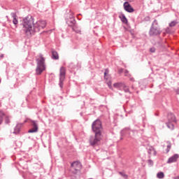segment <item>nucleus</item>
Segmentation results:
<instances>
[{"label": "nucleus", "instance_id": "nucleus-1", "mask_svg": "<svg viewBox=\"0 0 179 179\" xmlns=\"http://www.w3.org/2000/svg\"><path fill=\"white\" fill-rule=\"evenodd\" d=\"M23 31H24L26 36L30 37L33 36L34 33L43 30L47 26L45 20H39L34 24V19L31 15H29L22 20Z\"/></svg>", "mask_w": 179, "mask_h": 179}, {"label": "nucleus", "instance_id": "nucleus-2", "mask_svg": "<svg viewBox=\"0 0 179 179\" xmlns=\"http://www.w3.org/2000/svg\"><path fill=\"white\" fill-rule=\"evenodd\" d=\"M36 75H41L43 71H45V57L42 54H39L36 57Z\"/></svg>", "mask_w": 179, "mask_h": 179}, {"label": "nucleus", "instance_id": "nucleus-3", "mask_svg": "<svg viewBox=\"0 0 179 179\" xmlns=\"http://www.w3.org/2000/svg\"><path fill=\"white\" fill-rule=\"evenodd\" d=\"M92 129L95 134H101L103 131V127L101 126V121L100 120H95L92 124Z\"/></svg>", "mask_w": 179, "mask_h": 179}, {"label": "nucleus", "instance_id": "nucleus-4", "mask_svg": "<svg viewBox=\"0 0 179 179\" xmlns=\"http://www.w3.org/2000/svg\"><path fill=\"white\" fill-rule=\"evenodd\" d=\"M100 141H101V134L95 133L94 136H91L90 138V143L91 146H96L100 143Z\"/></svg>", "mask_w": 179, "mask_h": 179}, {"label": "nucleus", "instance_id": "nucleus-5", "mask_svg": "<svg viewBox=\"0 0 179 179\" xmlns=\"http://www.w3.org/2000/svg\"><path fill=\"white\" fill-rule=\"evenodd\" d=\"M65 75H66V70L65 67L62 66L59 70V87L62 89V86L64 85V80H65Z\"/></svg>", "mask_w": 179, "mask_h": 179}, {"label": "nucleus", "instance_id": "nucleus-6", "mask_svg": "<svg viewBox=\"0 0 179 179\" xmlns=\"http://www.w3.org/2000/svg\"><path fill=\"white\" fill-rule=\"evenodd\" d=\"M114 87L118 89V90H124L125 93H129V88L122 83H116L113 85Z\"/></svg>", "mask_w": 179, "mask_h": 179}, {"label": "nucleus", "instance_id": "nucleus-7", "mask_svg": "<svg viewBox=\"0 0 179 179\" xmlns=\"http://www.w3.org/2000/svg\"><path fill=\"white\" fill-rule=\"evenodd\" d=\"M160 33H162L160 29L157 27H153V26L151 27L150 31H149V34L151 36H159V34H160Z\"/></svg>", "mask_w": 179, "mask_h": 179}, {"label": "nucleus", "instance_id": "nucleus-8", "mask_svg": "<svg viewBox=\"0 0 179 179\" xmlns=\"http://www.w3.org/2000/svg\"><path fill=\"white\" fill-rule=\"evenodd\" d=\"M32 127L31 129L28 131L29 134H34V132H37L38 131V124L36 120H31Z\"/></svg>", "mask_w": 179, "mask_h": 179}, {"label": "nucleus", "instance_id": "nucleus-9", "mask_svg": "<svg viewBox=\"0 0 179 179\" xmlns=\"http://www.w3.org/2000/svg\"><path fill=\"white\" fill-rule=\"evenodd\" d=\"M123 6H124V10H126V12H128L129 13H132V12L135 11L134 8H132L131 4H129L128 1L124 2L123 4Z\"/></svg>", "mask_w": 179, "mask_h": 179}, {"label": "nucleus", "instance_id": "nucleus-10", "mask_svg": "<svg viewBox=\"0 0 179 179\" xmlns=\"http://www.w3.org/2000/svg\"><path fill=\"white\" fill-rule=\"evenodd\" d=\"M71 167L73 170L76 171H79L82 169V164L79 162H74L71 164Z\"/></svg>", "mask_w": 179, "mask_h": 179}, {"label": "nucleus", "instance_id": "nucleus-11", "mask_svg": "<svg viewBox=\"0 0 179 179\" xmlns=\"http://www.w3.org/2000/svg\"><path fill=\"white\" fill-rule=\"evenodd\" d=\"M178 157L179 155L178 154H175L168 159L167 163H175V162H177Z\"/></svg>", "mask_w": 179, "mask_h": 179}, {"label": "nucleus", "instance_id": "nucleus-12", "mask_svg": "<svg viewBox=\"0 0 179 179\" xmlns=\"http://www.w3.org/2000/svg\"><path fill=\"white\" fill-rule=\"evenodd\" d=\"M168 121H169V122H176V115L172 113H168Z\"/></svg>", "mask_w": 179, "mask_h": 179}, {"label": "nucleus", "instance_id": "nucleus-13", "mask_svg": "<svg viewBox=\"0 0 179 179\" xmlns=\"http://www.w3.org/2000/svg\"><path fill=\"white\" fill-rule=\"evenodd\" d=\"M22 125H23V124H22V123L17 124V125L15 126V127L14 129L13 134H15V135H17L20 132V128H22Z\"/></svg>", "mask_w": 179, "mask_h": 179}, {"label": "nucleus", "instance_id": "nucleus-14", "mask_svg": "<svg viewBox=\"0 0 179 179\" xmlns=\"http://www.w3.org/2000/svg\"><path fill=\"white\" fill-rule=\"evenodd\" d=\"M10 16L13 17V24H17L19 23V21H17V15H16V13H11Z\"/></svg>", "mask_w": 179, "mask_h": 179}, {"label": "nucleus", "instance_id": "nucleus-15", "mask_svg": "<svg viewBox=\"0 0 179 179\" xmlns=\"http://www.w3.org/2000/svg\"><path fill=\"white\" fill-rule=\"evenodd\" d=\"M148 153L149 155H153L154 156H156V155H157V152H156V150H155L153 148V147H150L148 150Z\"/></svg>", "mask_w": 179, "mask_h": 179}, {"label": "nucleus", "instance_id": "nucleus-16", "mask_svg": "<svg viewBox=\"0 0 179 179\" xmlns=\"http://www.w3.org/2000/svg\"><path fill=\"white\" fill-rule=\"evenodd\" d=\"M67 23L69 26H73L76 23V21H75V18L71 17L69 21H67Z\"/></svg>", "mask_w": 179, "mask_h": 179}, {"label": "nucleus", "instance_id": "nucleus-17", "mask_svg": "<svg viewBox=\"0 0 179 179\" xmlns=\"http://www.w3.org/2000/svg\"><path fill=\"white\" fill-rule=\"evenodd\" d=\"M120 17L122 23H125V24H127V23H128V19H127V17H125V15L123 14Z\"/></svg>", "mask_w": 179, "mask_h": 179}, {"label": "nucleus", "instance_id": "nucleus-18", "mask_svg": "<svg viewBox=\"0 0 179 179\" xmlns=\"http://www.w3.org/2000/svg\"><path fill=\"white\" fill-rule=\"evenodd\" d=\"M52 59H58L59 57L58 56V53L55 51L52 52Z\"/></svg>", "mask_w": 179, "mask_h": 179}, {"label": "nucleus", "instance_id": "nucleus-19", "mask_svg": "<svg viewBox=\"0 0 179 179\" xmlns=\"http://www.w3.org/2000/svg\"><path fill=\"white\" fill-rule=\"evenodd\" d=\"M5 116V113L3 111H0V125L2 124L3 121V117Z\"/></svg>", "mask_w": 179, "mask_h": 179}, {"label": "nucleus", "instance_id": "nucleus-20", "mask_svg": "<svg viewBox=\"0 0 179 179\" xmlns=\"http://www.w3.org/2000/svg\"><path fill=\"white\" fill-rule=\"evenodd\" d=\"M177 24H178V22H177V20L172 21L169 23V27H174Z\"/></svg>", "mask_w": 179, "mask_h": 179}, {"label": "nucleus", "instance_id": "nucleus-21", "mask_svg": "<svg viewBox=\"0 0 179 179\" xmlns=\"http://www.w3.org/2000/svg\"><path fill=\"white\" fill-rule=\"evenodd\" d=\"M106 84L108 85L109 89H112L113 86L111 85V80H110V78H108L106 80Z\"/></svg>", "mask_w": 179, "mask_h": 179}, {"label": "nucleus", "instance_id": "nucleus-22", "mask_svg": "<svg viewBox=\"0 0 179 179\" xmlns=\"http://www.w3.org/2000/svg\"><path fill=\"white\" fill-rule=\"evenodd\" d=\"M157 178H164V173L159 172L157 174Z\"/></svg>", "mask_w": 179, "mask_h": 179}, {"label": "nucleus", "instance_id": "nucleus-23", "mask_svg": "<svg viewBox=\"0 0 179 179\" xmlns=\"http://www.w3.org/2000/svg\"><path fill=\"white\" fill-rule=\"evenodd\" d=\"M166 127H168L169 129H174V125L171 124V122L166 123Z\"/></svg>", "mask_w": 179, "mask_h": 179}, {"label": "nucleus", "instance_id": "nucleus-24", "mask_svg": "<svg viewBox=\"0 0 179 179\" xmlns=\"http://www.w3.org/2000/svg\"><path fill=\"white\" fill-rule=\"evenodd\" d=\"M108 78H110L108 76V70H106L104 72V79H106V80H107L108 79Z\"/></svg>", "mask_w": 179, "mask_h": 179}, {"label": "nucleus", "instance_id": "nucleus-25", "mask_svg": "<svg viewBox=\"0 0 179 179\" xmlns=\"http://www.w3.org/2000/svg\"><path fill=\"white\" fill-rule=\"evenodd\" d=\"M171 149V144L168 142L167 149H166V153H169L170 152V150Z\"/></svg>", "mask_w": 179, "mask_h": 179}, {"label": "nucleus", "instance_id": "nucleus-26", "mask_svg": "<svg viewBox=\"0 0 179 179\" xmlns=\"http://www.w3.org/2000/svg\"><path fill=\"white\" fill-rule=\"evenodd\" d=\"M119 174H120V176H122V177H123V178H128V176L127 174H125V173H124V172H119Z\"/></svg>", "mask_w": 179, "mask_h": 179}, {"label": "nucleus", "instance_id": "nucleus-27", "mask_svg": "<svg viewBox=\"0 0 179 179\" xmlns=\"http://www.w3.org/2000/svg\"><path fill=\"white\" fill-rule=\"evenodd\" d=\"M5 122H6V124H9V123L10 122V118H9V116H7V117H6Z\"/></svg>", "mask_w": 179, "mask_h": 179}, {"label": "nucleus", "instance_id": "nucleus-28", "mask_svg": "<svg viewBox=\"0 0 179 179\" xmlns=\"http://www.w3.org/2000/svg\"><path fill=\"white\" fill-rule=\"evenodd\" d=\"M148 163L149 166H153V161L152 159H148Z\"/></svg>", "mask_w": 179, "mask_h": 179}, {"label": "nucleus", "instance_id": "nucleus-29", "mask_svg": "<svg viewBox=\"0 0 179 179\" xmlns=\"http://www.w3.org/2000/svg\"><path fill=\"white\" fill-rule=\"evenodd\" d=\"M150 52H155L156 51V49L155 48H151L150 49Z\"/></svg>", "mask_w": 179, "mask_h": 179}, {"label": "nucleus", "instance_id": "nucleus-30", "mask_svg": "<svg viewBox=\"0 0 179 179\" xmlns=\"http://www.w3.org/2000/svg\"><path fill=\"white\" fill-rule=\"evenodd\" d=\"M155 24H157V20H155L154 22H152V26H155Z\"/></svg>", "mask_w": 179, "mask_h": 179}, {"label": "nucleus", "instance_id": "nucleus-31", "mask_svg": "<svg viewBox=\"0 0 179 179\" xmlns=\"http://www.w3.org/2000/svg\"><path fill=\"white\" fill-rule=\"evenodd\" d=\"M176 92L177 94H179V87L176 90Z\"/></svg>", "mask_w": 179, "mask_h": 179}, {"label": "nucleus", "instance_id": "nucleus-32", "mask_svg": "<svg viewBox=\"0 0 179 179\" xmlns=\"http://www.w3.org/2000/svg\"><path fill=\"white\" fill-rule=\"evenodd\" d=\"M175 179H179V176H177L176 178H175Z\"/></svg>", "mask_w": 179, "mask_h": 179}, {"label": "nucleus", "instance_id": "nucleus-33", "mask_svg": "<svg viewBox=\"0 0 179 179\" xmlns=\"http://www.w3.org/2000/svg\"><path fill=\"white\" fill-rule=\"evenodd\" d=\"M0 83H1V80H0Z\"/></svg>", "mask_w": 179, "mask_h": 179}]
</instances>
